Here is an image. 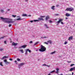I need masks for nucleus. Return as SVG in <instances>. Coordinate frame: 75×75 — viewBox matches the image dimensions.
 Returning <instances> with one entry per match:
<instances>
[{
  "instance_id": "f257e3e1",
  "label": "nucleus",
  "mask_w": 75,
  "mask_h": 75,
  "mask_svg": "<svg viewBox=\"0 0 75 75\" xmlns=\"http://www.w3.org/2000/svg\"><path fill=\"white\" fill-rule=\"evenodd\" d=\"M0 18L1 20H2L3 21L5 22V23H8L10 24V23H14V21H13L12 19H11L10 21L7 20H8V19L7 18H4L2 17H0Z\"/></svg>"
},
{
  "instance_id": "f03ea898",
  "label": "nucleus",
  "mask_w": 75,
  "mask_h": 75,
  "mask_svg": "<svg viewBox=\"0 0 75 75\" xmlns=\"http://www.w3.org/2000/svg\"><path fill=\"white\" fill-rule=\"evenodd\" d=\"M46 50V48L45 47L43 46L42 45H41V48L40 49H39L40 51L41 52H44Z\"/></svg>"
},
{
  "instance_id": "7ed1b4c3",
  "label": "nucleus",
  "mask_w": 75,
  "mask_h": 75,
  "mask_svg": "<svg viewBox=\"0 0 75 75\" xmlns=\"http://www.w3.org/2000/svg\"><path fill=\"white\" fill-rule=\"evenodd\" d=\"M66 11H72L74 10V8L72 7L68 8L66 9Z\"/></svg>"
},
{
  "instance_id": "20e7f679",
  "label": "nucleus",
  "mask_w": 75,
  "mask_h": 75,
  "mask_svg": "<svg viewBox=\"0 0 75 75\" xmlns=\"http://www.w3.org/2000/svg\"><path fill=\"white\" fill-rule=\"evenodd\" d=\"M62 21H63V19H59V21H58L57 22V25H58V24H59V23H60V22H62Z\"/></svg>"
},
{
  "instance_id": "39448f33",
  "label": "nucleus",
  "mask_w": 75,
  "mask_h": 75,
  "mask_svg": "<svg viewBox=\"0 0 75 75\" xmlns=\"http://www.w3.org/2000/svg\"><path fill=\"white\" fill-rule=\"evenodd\" d=\"M4 62H5V64H6V65H8V64H10V62H7V59L4 60Z\"/></svg>"
},
{
  "instance_id": "423d86ee",
  "label": "nucleus",
  "mask_w": 75,
  "mask_h": 75,
  "mask_svg": "<svg viewBox=\"0 0 75 75\" xmlns=\"http://www.w3.org/2000/svg\"><path fill=\"white\" fill-rule=\"evenodd\" d=\"M18 44V43H15L14 42H12V45H14V46H16V45H17Z\"/></svg>"
},
{
  "instance_id": "0eeeda50",
  "label": "nucleus",
  "mask_w": 75,
  "mask_h": 75,
  "mask_svg": "<svg viewBox=\"0 0 75 75\" xmlns=\"http://www.w3.org/2000/svg\"><path fill=\"white\" fill-rule=\"evenodd\" d=\"M73 39V37L71 36V37H69L68 40L69 41H71V40H72Z\"/></svg>"
},
{
  "instance_id": "6e6552de",
  "label": "nucleus",
  "mask_w": 75,
  "mask_h": 75,
  "mask_svg": "<svg viewBox=\"0 0 75 75\" xmlns=\"http://www.w3.org/2000/svg\"><path fill=\"white\" fill-rule=\"evenodd\" d=\"M39 21V20H33L30 21V23H33L34 21L35 22H36V21Z\"/></svg>"
},
{
  "instance_id": "1a4fd4ad",
  "label": "nucleus",
  "mask_w": 75,
  "mask_h": 75,
  "mask_svg": "<svg viewBox=\"0 0 75 75\" xmlns=\"http://www.w3.org/2000/svg\"><path fill=\"white\" fill-rule=\"evenodd\" d=\"M8 56H5L3 57L1 59L3 60L4 59H6V58H8Z\"/></svg>"
},
{
  "instance_id": "9d476101",
  "label": "nucleus",
  "mask_w": 75,
  "mask_h": 75,
  "mask_svg": "<svg viewBox=\"0 0 75 75\" xmlns=\"http://www.w3.org/2000/svg\"><path fill=\"white\" fill-rule=\"evenodd\" d=\"M44 25L46 27V28H49V27L48 26V25L45 24H44Z\"/></svg>"
},
{
  "instance_id": "9b49d317",
  "label": "nucleus",
  "mask_w": 75,
  "mask_h": 75,
  "mask_svg": "<svg viewBox=\"0 0 75 75\" xmlns=\"http://www.w3.org/2000/svg\"><path fill=\"white\" fill-rule=\"evenodd\" d=\"M74 69H75V67L71 68L69 70V71H72L73 70H74Z\"/></svg>"
},
{
  "instance_id": "f8f14e48",
  "label": "nucleus",
  "mask_w": 75,
  "mask_h": 75,
  "mask_svg": "<svg viewBox=\"0 0 75 75\" xmlns=\"http://www.w3.org/2000/svg\"><path fill=\"white\" fill-rule=\"evenodd\" d=\"M50 18V16L48 15H47L46 17V20H48V19Z\"/></svg>"
},
{
  "instance_id": "ddd939ff",
  "label": "nucleus",
  "mask_w": 75,
  "mask_h": 75,
  "mask_svg": "<svg viewBox=\"0 0 75 75\" xmlns=\"http://www.w3.org/2000/svg\"><path fill=\"white\" fill-rule=\"evenodd\" d=\"M0 11H1L2 13H4V11L2 9H0Z\"/></svg>"
},
{
  "instance_id": "4468645a",
  "label": "nucleus",
  "mask_w": 75,
  "mask_h": 75,
  "mask_svg": "<svg viewBox=\"0 0 75 75\" xmlns=\"http://www.w3.org/2000/svg\"><path fill=\"white\" fill-rule=\"evenodd\" d=\"M25 64V63H20L19 64V66H22L23 65H24Z\"/></svg>"
},
{
  "instance_id": "2eb2a0df",
  "label": "nucleus",
  "mask_w": 75,
  "mask_h": 75,
  "mask_svg": "<svg viewBox=\"0 0 75 75\" xmlns=\"http://www.w3.org/2000/svg\"><path fill=\"white\" fill-rule=\"evenodd\" d=\"M38 20L40 21L42 20V21H44V19H43L42 18H38Z\"/></svg>"
},
{
  "instance_id": "dca6fc26",
  "label": "nucleus",
  "mask_w": 75,
  "mask_h": 75,
  "mask_svg": "<svg viewBox=\"0 0 75 75\" xmlns=\"http://www.w3.org/2000/svg\"><path fill=\"white\" fill-rule=\"evenodd\" d=\"M71 16V14L68 13H66V16L67 17H69Z\"/></svg>"
},
{
  "instance_id": "f3484780",
  "label": "nucleus",
  "mask_w": 75,
  "mask_h": 75,
  "mask_svg": "<svg viewBox=\"0 0 75 75\" xmlns=\"http://www.w3.org/2000/svg\"><path fill=\"white\" fill-rule=\"evenodd\" d=\"M22 46V48H26V47H27V45H25L23 46Z\"/></svg>"
},
{
  "instance_id": "a211bd4d",
  "label": "nucleus",
  "mask_w": 75,
  "mask_h": 75,
  "mask_svg": "<svg viewBox=\"0 0 75 75\" xmlns=\"http://www.w3.org/2000/svg\"><path fill=\"white\" fill-rule=\"evenodd\" d=\"M19 51L21 52V53H24V51L23 50H19Z\"/></svg>"
},
{
  "instance_id": "6ab92c4d",
  "label": "nucleus",
  "mask_w": 75,
  "mask_h": 75,
  "mask_svg": "<svg viewBox=\"0 0 75 75\" xmlns=\"http://www.w3.org/2000/svg\"><path fill=\"white\" fill-rule=\"evenodd\" d=\"M23 20V19H21V18H19L18 19H16V20L19 21V20Z\"/></svg>"
},
{
  "instance_id": "aec40b11",
  "label": "nucleus",
  "mask_w": 75,
  "mask_h": 75,
  "mask_svg": "<svg viewBox=\"0 0 75 75\" xmlns=\"http://www.w3.org/2000/svg\"><path fill=\"white\" fill-rule=\"evenodd\" d=\"M4 51V48H0V51Z\"/></svg>"
},
{
  "instance_id": "412c9836",
  "label": "nucleus",
  "mask_w": 75,
  "mask_h": 75,
  "mask_svg": "<svg viewBox=\"0 0 75 75\" xmlns=\"http://www.w3.org/2000/svg\"><path fill=\"white\" fill-rule=\"evenodd\" d=\"M26 50H27V51H28L29 52L31 53V50H29V49H27Z\"/></svg>"
},
{
  "instance_id": "4be33fe9",
  "label": "nucleus",
  "mask_w": 75,
  "mask_h": 75,
  "mask_svg": "<svg viewBox=\"0 0 75 75\" xmlns=\"http://www.w3.org/2000/svg\"><path fill=\"white\" fill-rule=\"evenodd\" d=\"M22 16H23V17H27V14H23Z\"/></svg>"
},
{
  "instance_id": "5701e85b",
  "label": "nucleus",
  "mask_w": 75,
  "mask_h": 75,
  "mask_svg": "<svg viewBox=\"0 0 75 75\" xmlns=\"http://www.w3.org/2000/svg\"><path fill=\"white\" fill-rule=\"evenodd\" d=\"M47 42H48L50 44H51V43H52V42L51 41V40H50L47 41Z\"/></svg>"
},
{
  "instance_id": "b1692460",
  "label": "nucleus",
  "mask_w": 75,
  "mask_h": 75,
  "mask_svg": "<svg viewBox=\"0 0 75 75\" xmlns=\"http://www.w3.org/2000/svg\"><path fill=\"white\" fill-rule=\"evenodd\" d=\"M54 7H55V6H53L51 8V9H52V10H54L55 9H54Z\"/></svg>"
},
{
  "instance_id": "393cba45",
  "label": "nucleus",
  "mask_w": 75,
  "mask_h": 75,
  "mask_svg": "<svg viewBox=\"0 0 75 75\" xmlns=\"http://www.w3.org/2000/svg\"><path fill=\"white\" fill-rule=\"evenodd\" d=\"M3 62H0V65H1V66L2 67H3Z\"/></svg>"
},
{
  "instance_id": "a878e982",
  "label": "nucleus",
  "mask_w": 75,
  "mask_h": 75,
  "mask_svg": "<svg viewBox=\"0 0 75 75\" xmlns=\"http://www.w3.org/2000/svg\"><path fill=\"white\" fill-rule=\"evenodd\" d=\"M25 55H27V54H28V51L26 49L25 50Z\"/></svg>"
},
{
  "instance_id": "bb28decb",
  "label": "nucleus",
  "mask_w": 75,
  "mask_h": 75,
  "mask_svg": "<svg viewBox=\"0 0 75 75\" xmlns=\"http://www.w3.org/2000/svg\"><path fill=\"white\" fill-rule=\"evenodd\" d=\"M56 73H57L58 74V71H59V69H56Z\"/></svg>"
},
{
  "instance_id": "cd10ccee",
  "label": "nucleus",
  "mask_w": 75,
  "mask_h": 75,
  "mask_svg": "<svg viewBox=\"0 0 75 75\" xmlns=\"http://www.w3.org/2000/svg\"><path fill=\"white\" fill-rule=\"evenodd\" d=\"M5 36H3L2 37H1V38H0V40H1V39H3V38H4L5 37Z\"/></svg>"
},
{
  "instance_id": "c85d7f7f",
  "label": "nucleus",
  "mask_w": 75,
  "mask_h": 75,
  "mask_svg": "<svg viewBox=\"0 0 75 75\" xmlns=\"http://www.w3.org/2000/svg\"><path fill=\"white\" fill-rule=\"evenodd\" d=\"M38 43V42H36L35 43V44H34V46H35V45H37Z\"/></svg>"
},
{
  "instance_id": "c756f323",
  "label": "nucleus",
  "mask_w": 75,
  "mask_h": 75,
  "mask_svg": "<svg viewBox=\"0 0 75 75\" xmlns=\"http://www.w3.org/2000/svg\"><path fill=\"white\" fill-rule=\"evenodd\" d=\"M47 38V37H41V38Z\"/></svg>"
},
{
  "instance_id": "7c9ffc66",
  "label": "nucleus",
  "mask_w": 75,
  "mask_h": 75,
  "mask_svg": "<svg viewBox=\"0 0 75 75\" xmlns=\"http://www.w3.org/2000/svg\"><path fill=\"white\" fill-rule=\"evenodd\" d=\"M12 16L13 17H14V18H15V17H16V15H12Z\"/></svg>"
},
{
  "instance_id": "2f4dec72",
  "label": "nucleus",
  "mask_w": 75,
  "mask_h": 75,
  "mask_svg": "<svg viewBox=\"0 0 75 75\" xmlns=\"http://www.w3.org/2000/svg\"><path fill=\"white\" fill-rule=\"evenodd\" d=\"M17 61H20V59L18 58L17 59Z\"/></svg>"
},
{
  "instance_id": "473e14b6",
  "label": "nucleus",
  "mask_w": 75,
  "mask_h": 75,
  "mask_svg": "<svg viewBox=\"0 0 75 75\" xmlns=\"http://www.w3.org/2000/svg\"><path fill=\"white\" fill-rule=\"evenodd\" d=\"M55 70H53V71L50 72V73H53V72H55Z\"/></svg>"
},
{
  "instance_id": "72a5a7b5",
  "label": "nucleus",
  "mask_w": 75,
  "mask_h": 75,
  "mask_svg": "<svg viewBox=\"0 0 75 75\" xmlns=\"http://www.w3.org/2000/svg\"><path fill=\"white\" fill-rule=\"evenodd\" d=\"M55 52H52L51 53H50V54H55Z\"/></svg>"
},
{
  "instance_id": "f704fd0d",
  "label": "nucleus",
  "mask_w": 75,
  "mask_h": 75,
  "mask_svg": "<svg viewBox=\"0 0 75 75\" xmlns=\"http://www.w3.org/2000/svg\"><path fill=\"white\" fill-rule=\"evenodd\" d=\"M33 41H30L29 43L30 44H32L33 43Z\"/></svg>"
},
{
  "instance_id": "c9c22d12",
  "label": "nucleus",
  "mask_w": 75,
  "mask_h": 75,
  "mask_svg": "<svg viewBox=\"0 0 75 75\" xmlns=\"http://www.w3.org/2000/svg\"><path fill=\"white\" fill-rule=\"evenodd\" d=\"M22 46L19 47V48L21 49L22 48Z\"/></svg>"
},
{
  "instance_id": "e433bc0d",
  "label": "nucleus",
  "mask_w": 75,
  "mask_h": 75,
  "mask_svg": "<svg viewBox=\"0 0 75 75\" xmlns=\"http://www.w3.org/2000/svg\"><path fill=\"white\" fill-rule=\"evenodd\" d=\"M15 62L16 63V64H17V61L15 60Z\"/></svg>"
},
{
  "instance_id": "4c0bfd02",
  "label": "nucleus",
  "mask_w": 75,
  "mask_h": 75,
  "mask_svg": "<svg viewBox=\"0 0 75 75\" xmlns=\"http://www.w3.org/2000/svg\"><path fill=\"white\" fill-rule=\"evenodd\" d=\"M74 64H71L70 65V67H72V66H73V65H74Z\"/></svg>"
},
{
  "instance_id": "58836bf2",
  "label": "nucleus",
  "mask_w": 75,
  "mask_h": 75,
  "mask_svg": "<svg viewBox=\"0 0 75 75\" xmlns=\"http://www.w3.org/2000/svg\"><path fill=\"white\" fill-rule=\"evenodd\" d=\"M44 43L46 44H47V45H48V43H47V42H44Z\"/></svg>"
},
{
  "instance_id": "ea45409f",
  "label": "nucleus",
  "mask_w": 75,
  "mask_h": 75,
  "mask_svg": "<svg viewBox=\"0 0 75 75\" xmlns=\"http://www.w3.org/2000/svg\"><path fill=\"white\" fill-rule=\"evenodd\" d=\"M31 15H29L28 16H27V17H31Z\"/></svg>"
},
{
  "instance_id": "a19ab883",
  "label": "nucleus",
  "mask_w": 75,
  "mask_h": 75,
  "mask_svg": "<svg viewBox=\"0 0 75 75\" xmlns=\"http://www.w3.org/2000/svg\"><path fill=\"white\" fill-rule=\"evenodd\" d=\"M9 60L10 61H13V59L11 58H10V59H9Z\"/></svg>"
},
{
  "instance_id": "79ce46f5",
  "label": "nucleus",
  "mask_w": 75,
  "mask_h": 75,
  "mask_svg": "<svg viewBox=\"0 0 75 75\" xmlns=\"http://www.w3.org/2000/svg\"><path fill=\"white\" fill-rule=\"evenodd\" d=\"M40 17H45V16H40Z\"/></svg>"
},
{
  "instance_id": "37998d69",
  "label": "nucleus",
  "mask_w": 75,
  "mask_h": 75,
  "mask_svg": "<svg viewBox=\"0 0 75 75\" xmlns=\"http://www.w3.org/2000/svg\"><path fill=\"white\" fill-rule=\"evenodd\" d=\"M6 42V41H4V43L5 44H7Z\"/></svg>"
},
{
  "instance_id": "c03bdc74",
  "label": "nucleus",
  "mask_w": 75,
  "mask_h": 75,
  "mask_svg": "<svg viewBox=\"0 0 75 75\" xmlns=\"http://www.w3.org/2000/svg\"><path fill=\"white\" fill-rule=\"evenodd\" d=\"M11 24L9 25V27H11Z\"/></svg>"
},
{
  "instance_id": "a18cd8bd",
  "label": "nucleus",
  "mask_w": 75,
  "mask_h": 75,
  "mask_svg": "<svg viewBox=\"0 0 75 75\" xmlns=\"http://www.w3.org/2000/svg\"><path fill=\"white\" fill-rule=\"evenodd\" d=\"M43 66H47V65H46V64H44L42 65Z\"/></svg>"
},
{
  "instance_id": "49530a36",
  "label": "nucleus",
  "mask_w": 75,
  "mask_h": 75,
  "mask_svg": "<svg viewBox=\"0 0 75 75\" xmlns=\"http://www.w3.org/2000/svg\"><path fill=\"white\" fill-rule=\"evenodd\" d=\"M52 21H50V22H49L50 23H52Z\"/></svg>"
},
{
  "instance_id": "de8ad7c7",
  "label": "nucleus",
  "mask_w": 75,
  "mask_h": 75,
  "mask_svg": "<svg viewBox=\"0 0 75 75\" xmlns=\"http://www.w3.org/2000/svg\"><path fill=\"white\" fill-rule=\"evenodd\" d=\"M20 67H21V66H19V65H18V68H19V69H20Z\"/></svg>"
},
{
  "instance_id": "09e8293b",
  "label": "nucleus",
  "mask_w": 75,
  "mask_h": 75,
  "mask_svg": "<svg viewBox=\"0 0 75 75\" xmlns=\"http://www.w3.org/2000/svg\"><path fill=\"white\" fill-rule=\"evenodd\" d=\"M59 5H56V7H59Z\"/></svg>"
},
{
  "instance_id": "8fccbe9b",
  "label": "nucleus",
  "mask_w": 75,
  "mask_h": 75,
  "mask_svg": "<svg viewBox=\"0 0 75 75\" xmlns=\"http://www.w3.org/2000/svg\"><path fill=\"white\" fill-rule=\"evenodd\" d=\"M61 23L62 24H64V23L62 22H61Z\"/></svg>"
},
{
  "instance_id": "3c124183",
  "label": "nucleus",
  "mask_w": 75,
  "mask_h": 75,
  "mask_svg": "<svg viewBox=\"0 0 75 75\" xmlns=\"http://www.w3.org/2000/svg\"><path fill=\"white\" fill-rule=\"evenodd\" d=\"M25 1H26V2H27L28 1V0H25Z\"/></svg>"
},
{
  "instance_id": "603ef678",
  "label": "nucleus",
  "mask_w": 75,
  "mask_h": 75,
  "mask_svg": "<svg viewBox=\"0 0 75 75\" xmlns=\"http://www.w3.org/2000/svg\"><path fill=\"white\" fill-rule=\"evenodd\" d=\"M46 66H47V67H50V66H48V65H46Z\"/></svg>"
},
{
  "instance_id": "864d4df0",
  "label": "nucleus",
  "mask_w": 75,
  "mask_h": 75,
  "mask_svg": "<svg viewBox=\"0 0 75 75\" xmlns=\"http://www.w3.org/2000/svg\"><path fill=\"white\" fill-rule=\"evenodd\" d=\"M64 44H66V41H65L64 43Z\"/></svg>"
},
{
  "instance_id": "5fc2aeb1",
  "label": "nucleus",
  "mask_w": 75,
  "mask_h": 75,
  "mask_svg": "<svg viewBox=\"0 0 75 75\" xmlns=\"http://www.w3.org/2000/svg\"><path fill=\"white\" fill-rule=\"evenodd\" d=\"M7 11H10V10L8 9H7Z\"/></svg>"
},
{
  "instance_id": "6e6d98bb",
  "label": "nucleus",
  "mask_w": 75,
  "mask_h": 75,
  "mask_svg": "<svg viewBox=\"0 0 75 75\" xmlns=\"http://www.w3.org/2000/svg\"><path fill=\"white\" fill-rule=\"evenodd\" d=\"M47 75H51V74L50 73L49 74H48Z\"/></svg>"
},
{
  "instance_id": "4d7b16f0",
  "label": "nucleus",
  "mask_w": 75,
  "mask_h": 75,
  "mask_svg": "<svg viewBox=\"0 0 75 75\" xmlns=\"http://www.w3.org/2000/svg\"><path fill=\"white\" fill-rule=\"evenodd\" d=\"M74 75V73L72 72V75Z\"/></svg>"
},
{
  "instance_id": "13d9d810",
  "label": "nucleus",
  "mask_w": 75,
  "mask_h": 75,
  "mask_svg": "<svg viewBox=\"0 0 75 75\" xmlns=\"http://www.w3.org/2000/svg\"><path fill=\"white\" fill-rule=\"evenodd\" d=\"M58 75H63L62 74H59Z\"/></svg>"
},
{
  "instance_id": "bf43d9fd",
  "label": "nucleus",
  "mask_w": 75,
  "mask_h": 75,
  "mask_svg": "<svg viewBox=\"0 0 75 75\" xmlns=\"http://www.w3.org/2000/svg\"><path fill=\"white\" fill-rule=\"evenodd\" d=\"M67 19H68V18H66V20H67Z\"/></svg>"
},
{
  "instance_id": "052dcab7",
  "label": "nucleus",
  "mask_w": 75,
  "mask_h": 75,
  "mask_svg": "<svg viewBox=\"0 0 75 75\" xmlns=\"http://www.w3.org/2000/svg\"><path fill=\"white\" fill-rule=\"evenodd\" d=\"M17 17H20V16H17Z\"/></svg>"
},
{
  "instance_id": "680f3d73",
  "label": "nucleus",
  "mask_w": 75,
  "mask_h": 75,
  "mask_svg": "<svg viewBox=\"0 0 75 75\" xmlns=\"http://www.w3.org/2000/svg\"><path fill=\"white\" fill-rule=\"evenodd\" d=\"M67 42H66V44H67Z\"/></svg>"
},
{
  "instance_id": "e2e57ef3",
  "label": "nucleus",
  "mask_w": 75,
  "mask_h": 75,
  "mask_svg": "<svg viewBox=\"0 0 75 75\" xmlns=\"http://www.w3.org/2000/svg\"><path fill=\"white\" fill-rule=\"evenodd\" d=\"M56 16H58V14H56Z\"/></svg>"
},
{
  "instance_id": "0e129e2a",
  "label": "nucleus",
  "mask_w": 75,
  "mask_h": 75,
  "mask_svg": "<svg viewBox=\"0 0 75 75\" xmlns=\"http://www.w3.org/2000/svg\"><path fill=\"white\" fill-rule=\"evenodd\" d=\"M36 51H38V50H36Z\"/></svg>"
},
{
  "instance_id": "69168bd1",
  "label": "nucleus",
  "mask_w": 75,
  "mask_h": 75,
  "mask_svg": "<svg viewBox=\"0 0 75 75\" xmlns=\"http://www.w3.org/2000/svg\"><path fill=\"white\" fill-rule=\"evenodd\" d=\"M65 16H66V14H65Z\"/></svg>"
},
{
  "instance_id": "338daca9",
  "label": "nucleus",
  "mask_w": 75,
  "mask_h": 75,
  "mask_svg": "<svg viewBox=\"0 0 75 75\" xmlns=\"http://www.w3.org/2000/svg\"><path fill=\"white\" fill-rule=\"evenodd\" d=\"M74 25L75 26V24H74Z\"/></svg>"
}]
</instances>
